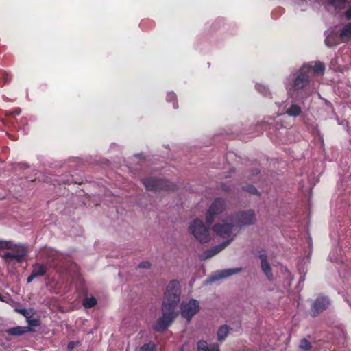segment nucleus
Segmentation results:
<instances>
[{
	"instance_id": "nucleus-1",
	"label": "nucleus",
	"mask_w": 351,
	"mask_h": 351,
	"mask_svg": "<svg viewBox=\"0 0 351 351\" xmlns=\"http://www.w3.org/2000/svg\"><path fill=\"white\" fill-rule=\"evenodd\" d=\"M180 300V282L176 280H172L167 286L162 306V316L154 324V330L162 332L170 326L178 315L176 310Z\"/></svg>"
},
{
	"instance_id": "nucleus-2",
	"label": "nucleus",
	"mask_w": 351,
	"mask_h": 351,
	"mask_svg": "<svg viewBox=\"0 0 351 351\" xmlns=\"http://www.w3.org/2000/svg\"><path fill=\"white\" fill-rule=\"evenodd\" d=\"M8 246L9 247L5 249L10 250L11 252H7L2 254V258L8 264L21 263L27 255L26 247L21 244L13 243L12 241L8 242Z\"/></svg>"
},
{
	"instance_id": "nucleus-3",
	"label": "nucleus",
	"mask_w": 351,
	"mask_h": 351,
	"mask_svg": "<svg viewBox=\"0 0 351 351\" xmlns=\"http://www.w3.org/2000/svg\"><path fill=\"white\" fill-rule=\"evenodd\" d=\"M190 233L199 242L208 243L210 241V234L208 228L202 220L194 219L189 227Z\"/></svg>"
},
{
	"instance_id": "nucleus-4",
	"label": "nucleus",
	"mask_w": 351,
	"mask_h": 351,
	"mask_svg": "<svg viewBox=\"0 0 351 351\" xmlns=\"http://www.w3.org/2000/svg\"><path fill=\"white\" fill-rule=\"evenodd\" d=\"M226 208V203L221 198H216L210 206L206 214V220L208 224H211L217 215L222 213Z\"/></svg>"
},
{
	"instance_id": "nucleus-5",
	"label": "nucleus",
	"mask_w": 351,
	"mask_h": 351,
	"mask_svg": "<svg viewBox=\"0 0 351 351\" xmlns=\"http://www.w3.org/2000/svg\"><path fill=\"white\" fill-rule=\"evenodd\" d=\"M230 221H232L238 228L254 223L256 217L252 210L243 211L232 217Z\"/></svg>"
},
{
	"instance_id": "nucleus-6",
	"label": "nucleus",
	"mask_w": 351,
	"mask_h": 351,
	"mask_svg": "<svg viewBox=\"0 0 351 351\" xmlns=\"http://www.w3.org/2000/svg\"><path fill=\"white\" fill-rule=\"evenodd\" d=\"M199 302L195 299H191L187 302H182L180 305L181 315L188 322L199 311Z\"/></svg>"
},
{
	"instance_id": "nucleus-7",
	"label": "nucleus",
	"mask_w": 351,
	"mask_h": 351,
	"mask_svg": "<svg viewBox=\"0 0 351 351\" xmlns=\"http://www.w3.org/2000/svg\"><path fill=\"white\" fill-rule=\"evenodd\" d=\"M310 69L306 66H303L300 70V74L294 80L293 87L295 90H298L305 87L309 82Z\"/></svg>"
},
{
	"instance_id": "nucleus-8",
	"label": "nucleus",
	"mask_w": 351,
	"mask_h": 351,
	"mask_svg": "<svg viewBox=\"0 0 351 351\" xmlns=\"http://www.w3.org/2000/svg\"><path fill=\"white\" fill-rule=\"evenodd\" d=\"M235 228H237V226L231 221L230 223H217L213 227V230L218 236L223 238H229L233 234Z\"/></svg>"
},
{
	"instance_id": "nucleus-9",
	"label": "nucleus",
	"mask_w": 351,
	"mask_h": 351,
	"mask_svg": "<svg viewBox=\"0 0 351 351\" xmlns=\"http://www.w3.org/2000/svg\"><path fill=\"white\" fill-rule=\"evenodd\" d=\"M330 302L326 297H318L313 303L311 306V315L316 317L320 313L326 310L330 306Z\"/></svg>"
},
{
	"instance_id": "nucleus-10",
	"label": "nucleus",
	"mask_w": 351,
	"mask_h": 351,
	"mask_svg": "<svg viewBox=\"0 0 351 351\" xmlns=\"http://www.w3.org/2000/svg\"><path fill=\"white\" fill-rule=\"evenodd\" d=\"M326 1L336 10L346 9L345 17L348 20L351 19V0H326Z\"/></svg>"
},
{
	"instance_id": "nucleus-11",
	"label": "nucleus",
	"mask_w": 351,
	"mask_h": 351,
	"mask_svg": "<svg viewBox=\"0 0 351 351\" xmlns=\"http://www.w3.org/2000/svg\"><path fill=\"white\" fill-rule=\"evenodd\" d=\"M142 182L147 190L157 191L168 188L167 182L166 180H156L154 178H147L142 180Z\"/></svg>"
},
{
	"instance_id": "nucleus-12",
	"label": "nucleus",
	"mask_w": 351,
	"mask_h": 351,
	"mask_svg": "<svg viewBox=\"0 0 351 351\" xmlns=\"http://www.w3.org/2000/svg\"><path fill=\"white\" fill-rule=\"evenodd\" d=\"M243 271L242 267H237L232 269H224L216 271L210 278L211 281L218 280L222 278H228L234 274H239Z\"/></svg>"
},
{
	"instance_id": "nucleus-13",
	"label": "nucleus",
	"mask_w": 351,
	"mask_h": 351,
	"mask_svg": "<svg viewBox=\"0 0 351 351\" xmlns=\"http://www.w3.org/2000/svg\"><path fill=\"white\" fill-rule=\"evenodd\" d=\"M232 239H231L230 241H226L217 246L213 247L210 248V250H206L204 252L203 258L204 259L210 258L215 255L217 254L219 252H220L221 250H223L226 247H227L230 243Z\"/></svg>"
},
{
	"instance_id": "nucleus-14",
	"label": "nucleus",
	"mask_w": 351,
	"mask_h": 351,
	"mask_svg": "<svg viewBox=\"0 0 351 351\" xmlns=\"http://www.w3.org/2000/svg\"><path fill=\"white\" fill-rule=\"evenodd\" d=\"M259 258L261 261V267L263 271L267 276V278L269 280H271L273 279V275L271 274V267L269 263H268L267 256L265 253L261 254L259 255Z\"/></svg>"
},
{
	"instance_id": "nucleus-15",
	"label": "nucleus",
	"mask_w": 351,
	"mask_h": 351,
	"mask_svg": "<svg viewBox=\"0 0 351 351\" xmlns=\"http://www.w3.org/2000/svg\"><path fill=\"white\" fill-rule=\"evenodd\" d=\"M341 40H342L340 37V34L338 35L337 34H336L333 32H326L325 43L328 47L335 46V45H338Z\"/></svg>"
},
{
	"instance_id": "nucleus-16",
	"label": "nucleus",
	"mask_w": 351,
	"mask_h": 351,
	"mask_svg": "<svg viewBox=\"0 0 351 351\" xmlns=\"http://www.w3.org/2000/svg\"><path fill=\"white\" fill-rule=\"evenodd\" d=\"M305 66L309 68L311 71L310 75H311L313 72L317 74H322L325 69L324 65L320 62H311Z\"/></svg>"
},
{
	"instance_id": "nucleus-17",
	"label": "nucleus",
	"mask_w": 351,
	"mask_h": 351,
	"mask_svg": "<svg viewBox=\"0 0 351 351\" xmlns=\"http://www.w3.org/2000/svg\"><path fill=\"white\" fill-rule=\"evenodd\" d=\"M197 351H219L217 344L208 345L205 341H199L197 342Z\"/></svg>"
},
{
	"instance_id": "nucleus-18",
	"label": "nucleus",
	"mask_w": 351,
	"mask_h": 351,
	"mask_svg": "<svg viewBox=\"0 0 351 351\" xmlns=\"http://www.w3.org/2000/svg\"><path fill=\"white\" fill-rule=\"evenodd\" d=\"M302 112V109L300 106L293 103L291 106L287 108L285 113L290 117L299 116Z\"/></svg>"
},
{
	"instance_id": "nucleus-19",
	"label": "nucleus",
	"mask_w": 351,
	"mask_h": 351,
	"mask_svg": "<svg viewBox=\"0 0 351 351\" xmlns=\"http://www.w3.org/2000/svg\"><path fill=\"white\" fill-rule=\"evenodd\" d=\"M340 37L342 41L351 39V23L346 25L340 32Z\"/></svg>"
},
{
	"instance_id": "nucleus-20",
	"label": "nucleus",
	"mask_w": 351,
	"mask_h": 351,
	"mask_svg": "<svg viewBox=\"0 0 351 351\" xmlns=\"http://www.w3.org/2000/svg\"><path fill=\"white\" fill-rule=\"evenodd\" d=\"M32 273L36 277L43 276L46 274V267L43 265L35 264L32 267Z\"/></svg>"
},
{
	"instance_id": "nucleus-21",
	"label": "nucleus",
	"mask_w": 351,
	"mask_h": 351,
	"mask_svg": "<svg viewBox=\"0 0 351 351\" xmlns=\"http://www.w3.org/2000/svg\"><path fill=\"white\" fill-rule=\"evenodd\" d=\"M96 304H97V300L94 297L86 298L83 301V306L86 308H91V307L94 306L95 305H96Z\"/></svg>"
},
{
	"instance_id": "nucleus-22",
	"label": "nucleus",
	"mask_w": 351,
	"mask_h": 351,
	"mask_svg": "<svg viewBox=\"0 0 351 351\" xmlns=\"http://www.w3.org/2000/svg\"><path fill=\"white\" fill-rule=\"evenodd\" d=\"M228 328L226 325L222 326L217 332L218 339L219 341L223 340L227 336Z\"/></svg>"
},
{
	"instance_id": "nucleus-23",
	"label": "nucleus",
	"mask_w": 351,
	"mask_h": 351,
	"mask_svg": "<svg viewBox=\"0 0 351 351\" xmlns=\"http://www.w3.org/2000/svg\"><path fill=\"white\" fill-rule=\"evenodd\" d=\"M24 332V329L22 327L12 328L8 330V333L12 335H21Z\"/></svg>"
},
{
	"instance_id": "nucleus-24",
	"label": "nucleus",
	"mask_w": 351,
	"mask_h": 351,
	"mask_svg": "<svg viewBox=\"0 0 351 351\" xmlns=\"http://www.w3.org/2000/svg\"><path fill=\"white\" fill-rule=\"evenodd\" d=\"M155 344L152 342L148 343L147 344H144L141 348L140 351H154Z\"/></svg>"
},
{
	"instance_id": "nucleus-25",
	"label": "nucleus",
	"mask_w": 351,
	"mask_h": 351,
	"mask_svg": "<svg viewBox=\"0 0 351 351\" xmlns=\"http://www.w3.org/2000/svg\"><path fill=\"white\" fill-rule=\"evenodd\" d=\"M300 348L305 350H308L311 348V344L308 340L304 339L300 342Z\"/></svg>"
},
{
	"instance_id": "nucleus-26",
	"label": "nucleus",
	"mask_w": 351,
	"mask_h": 351,
	"mask_svg": "<svg viewBox=\"0 0 351 351\" xmlns=\"http://www.w3.org/2000/svg\"><path fill=\"white\" fill-rule=\"evenodd\" d=\"M256 90L260 92L261 93H262L263 95H267L268 94V90L267 89V88L265 86H264L262 84H256Z\"/></svg>"
},
{
	"instance_id": "nucleus-27",
	"label": "nucleus",
	"mask_w": 351,
	"mask_h": 351,
	"mask_svg": "<svg viewBox=\"0 0 351 351\" xmlns=\"http://www.w3.org/2000/svg\"><path fill=\"white\" fill-rule=\"evenodd\" d=\"M3 78L5 82H8L10 80V75L5 71H0V78Z\"/></svg>"
},
{
	"instance_id": "nucleus-28",
	"label": "nucleus",
	"mask_w": 351,
	"mask_h": 351,
	"mask_svg": "<svg viewBox=\"0 0 351 351\" xmlns=\"http://www.w3.org/2000/svg\"><path fill=\"white\" fill-rule=\"evenodd\" d=\"M176 99V95L173 92H170L167 93V101L168 102L171 101H174Z\"/></svg>"
},
{
	"instance_id": "nucleus-29",
	"label": "nucleus",
	"mask_w": 351,
	"mask_h": 351,
	"mask_svg": "<svg viewBox=\"0 0 351 351\" xmlns=\"http://www.w3.org/2000/svg\"><path fill=\"white\" fill-rule=\"evenodd\" d=\"M150 266H151V264L149 261H143L138 265V267L140 268H145V269L149 268Z\"/></svg>"
},
{
	"instance_id": "nucleus-30",
	"label": "nucleus",
	"mask_w": 351,
	"mask_h": 351,
	"mask_svg": "<svg viewBox=\"0 0 351 351\" xmlns=\"http://www.w3.org/2000/svg\"><path fill=\"white\" fill-rule=\"evenodd\" d=\"M10 241H1L0 240V250L5 249L8 247V242Z\"/></svg>"
},
{
	"instance_id": "nucleus-31",
	"label": "nucleus",
	"mask_w": 351,
	"mask_h": 351,
	"mask_svg": "<svg viewBox=\"0 0 351 351\" xmlns=\"http://www.w3.org/2000/svg\"><path fill=\"white\" fill-rule=\"evenodd\" d=\"M245 191L249 192V193H257V190L253 186H247L246 188Z\"/></svg>"
},
{
	"instance_id": "nucleus-32",
	"label": "nucleus",
	"mask_w": 351,
	"mask_h": 351,
	"mask_svg": "<svg viewBox=\"0 0 351 351\" xmlns=\"http://www.w3.org/2000/svg\"><path fill=\"white\" fill-rule=\"evenodd\" d=\"M35 278H36L34 274L32 273L30 276L27 279V282L30 283Z\"/></svg>"
},
{
	"instance_id": "nucleus-33",
	"label": "nucleus",
	"mask_w": 351,
	"mask_h": 351,
	"mask_svg": "<svg viewBox=\"0 0 351 351\" xmlns=\"http://www.w3.org/2000/svg\"><path fill=\"white\" fill-rule=\"evenodd\" d=\"M16 311L23 314V315H26V313H27L26 309H17Z\"/></svg>"
},
{
	"instance_id": "nucleus-34",
	"label": "nucleus",
	"mask_w": 351,
	"mask_h": 351,
	"mask_svg": "<svg viewBox=\"0 0 351 351\" xmlns=\"http://www.w3.org/2000/svg\"><path fill=\"white\" fill-rule=\"evenodd\" d=\"M0 301L4 302H8V299L6 297H4L0 294Z\"/></svg>"
},
{
	"instance_id": "nucleus-35",
	"label": "nucleus",
	"mask_w": 351,
	"mask_h": 351,
	"mask_svg": "<svg viewBox=\"0 0 351 351\" xmlns=\"http://www.w3.org/2000/svg\"><path fill=\"white\" fill-rule=\"evenodd\" d=\"M73 348H74V343H73V342H70V343L68 344V349L71 350H72Z\"/></svg>"
},
{
	"instance_id": "nucleus-36",
	"label": "nucleus",
	"mask_w": 351,
	"mask_h": 351,
	"mask_svg": "<svg viewBox=\"0 0 351 351\" xmlns=\"http://www.w3.org/2000/svg\"><path fill=\"white\" fill-rule=\"evenodd\" d=\"M178 103H177V102H175V103L173 104V108L176 109V108H178Z\"/></svg>"
},
{
	"instance_id": "nucleus-37",
	"label": "nucleus",
	"mask_w": 351,
	"mask_h": 351,
	"mask_svg": "<svg viewBox=\"0 0 351 351\" xmlns=\"http://www.w3.org/2000/svg\"><path fill=\"white\" fill-rule=\"evenodd\" d=\"M232 236V234L231 235ZM234 237H235V234H233V237H229L230 239L228 240V241H230L231 239H234ZM233 240L231 241V242Z\"/></svg>"
}]
</instances>
